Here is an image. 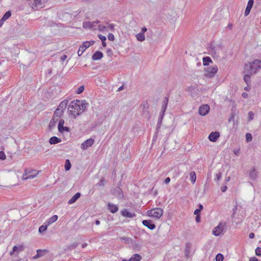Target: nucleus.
<instances>
[{
    "label": "nucleus",
    "instance_id": "24",
    "mask_svg": "<svg viewBox=\"0 0 261 261\" xmlns=\"http://www.w3.org/2000/svg\"><path fill=\"white\" fill-rule=\"evenodd\" d=\"M142 256L138 254H134L128 260V261H140Z\"/></svg>",
    "mask_w": 261,
    "mask_h": 261
},
{
    "label": "nucleus",
    "instance_id": "59",
    "mask_svg": "<svg viewBox=\"0 0 261 261\" xmlns=\"http://www.w3.org/2000/svg\"><path fill=\"white\" fill-rule=\"evenodd\" d=\"M227 189V187L226 186H224L221 188V190L222 192H224Z\"/></svg>",
    "mask_w": 261,
    "mask_h": 261
},
{
    "label": "nucleus",
    "instance_id": "58",
    "mask_svg": "<svg viewBox=\"0 0 261 261\" xmlns=\"http://www.w3.org/2000/svg\"><path fill=\"white\" fill-rule=\"evenodd\" d=\"M170 181V178L169 177L166 178L165 180H164V182L166 184H168V183H169Z\"/></svg>",
    "mask_w": 261,
    "mask_h": 261
},
{
    "label": "nucleus",
    "instance_id": "14",
    "mask_svg": "<svg viewBox=\"0 0 261 261\" xmlns=\"http://www.w3.org/2000/svg\"><path fill=\"white\" fill-rule=\"evenodd\" d=\"M76 101L80 103V111L81 110L82 112H85L88 106V103L86 102L85 100H80L79 99H76Z\"/></svg>",
    "mask_w": 261,
    "mask_h": 261
},
{
    "label": "nucleus",
    "instance_id": "50",
    "mask_svg": "<svg viewBox=\"0 0 261 261\" xmlns=\"http://www.w3.org/2000/svg\"><path fill=\"white\" fill-rule=\"evenodd\" d=\"M251 9V8L246 7L245 11V13H244L245 16H246L250 13Z\"/></svg>",
    "mask_w": 261,
    "mask_h": 261
},
{
    "label": "nucleus",
    "instance_id": "31",
    "mask_svg": "<svg viewBox=\"0 0 261 261\" xmlns=\"http://www.w3.org/2000/svg\"><path fill=\"white\" fill-rule=\"evenodd\" d=\"M244 81L246 83L248 86L251 83V77L250 75L249 74H246L244 76Z\"/></svg>",
    "mask_w": 261,
    "mask_h": 261
},
{
    "label": "nucleus",
    "instance_id": "7",
    "mask_svg": "<svg viewBox=\"0 0 261 261\" xmlns=\"http://www.w3.org/2000/svg\"><path fill=\"white\" fill-rule=\"evenodd\" d=\"M38 174L36 170L30 171L28 169L25 170V173L23 175V177L25 179H31L34 178Z\"/></svg>",
    "mask_w": 261,
    "mask_h": 261
},
{
    "label": "nucleus",
    "instance_id": "3",
    "mask_svg": "<svg viewBox=\"0 0 261 261\" xmlns=\"http://www.w3.org/2000/svg\"><path fill=\"white\" fill-rule=\"evenodd\" d=\"M217 71L218 67L216 65L207 67L205 68V71L206 72L204 76L206 77L212 78L214 77Z\"/></svg>",
    "mask_w": 261,
    "mask_h": 261
},
{
    "label": "nucleus",
    "instance_id": "62",
    "mask_svg": "<svg viewBox=\"0 0 261 261\" xmlns=\"http://www.w3.org/2000/svg\"><path fill=\"white\" fill-rule=\"evenodd\" d=\"M249 261H258V259L255 257H251L249 259Z\"/></svg>",
    "mask_w": 261,
    "mask_h": 261
},
{
    "label": "nucleus",
    "instance_id": "54",
    "mask_svg": "<svg viewBox=\"0 0 261 261\" xmlns=\"http://www.w3.org/2000/svg\"><path fill=\"white\" fill-rule=\"evenodd\" d=\"M108 28L111 31H114V24H110L109 25H108Z\"/></svg>",
    "mask_w": 261,
    "mask_h": 261
},
{
    "label": "nucleus",
    "instance_id": "23",
    "mask_svg": "<svg viewBox=\"0 0 261 261\" xmlns=\"http://www.w3.org/2000/svg\"><path fill=\"white\" fill-rule=\"evenodd\" d=\"M61 142V140L56 136L51 137L49 140V142L50 144H56Z\"/></svg>",
    "mask_w": 261,
    "mask_h": 261
},
{
    "label": "nucleus",
    "instance_id": "57",
    "mask_svg": "<svg viewBox=\"0 0 261 261\" xmlns=\"http://www.w3.org/2000/svg\"><path fill=\"white\" fill-rule=\"evenodd\" d=\"M210 49H211L212 51H214V53H215V51H216V50H215V46L214 45L211 44L210 45Z\"/></svg>",
    "mask_w": 261,
    "mask_h": 261
},
{
    "label": "nucleus",
    "instance_id": "46",
    "mask_svg": "<svg viewBox=\"0 0 261 261\" xmlns=\"http://www.w3.org/2000/svg\"><path fill=\"white\" fill-rule=\"evenodd\" d=\"M255 254L257 256H261V248L257 247L255 249Z\"/></svg>",
    "mask_w": 261,
    "mask_h": 261
},
{
    "label": "nucleus",
    "instance_id": "52",
    "mask_svg": "<svg viewBox=\"0 0 261 261\" xmlns=\"http://www.w3.org/2000/svg\"><path fill=\"white\" fill-rule=\"evenodd\" d=\"M221 177V172H219L216 174V178L215 179L216 180L218 181L220 179Z\"/></svg>",
    "mask_w": 261,
    "mask_h": 261
},
{
    "label": "nucleus",
    "instance_id": "1",
    "mask_svg": "<svg viewBox=\"0 0 261 261\" xmlns=\"http://www.w3.org/2000/svg\"><path fill=\"white\" fill-rule=\"evenodd\" d=\"M147 213L149 217H153L156 219H159L163 215V210L161 208L157 207L148 211Z\"/></svg>",
    "mask_w": 261,
    "mask_h": 261
},
{
    "label": "nucleus",
    "instance_id": "60",
    "mask_svg": "<svg viewBox=\"0 0 261 261\" xmlns=\"http://www.w3.org/2000/svg\"><path fill=\"white\" fill-rule=\"evenodd\" d=\"M239 152H240V149H234L233 150V153L234 154H235L236 155H238L239 154Z\"/></svg>",
    "mask_w": 261,
    "mask_h": 261
},
{
    "label": "nucleus",
    "instance_id": "27",
    "mask_svg": "<svg viewBox=\"0 0 261 261\" xmlns=\"http://www.w3.org/2000/svg\"><path fill=\"white\" fill-rule=\"evenodd\" d=\"M58 217L57 215H55L49 218L47 220L48 225L51 224L54 222H56L58 220Z\"/></svg>",
    "mask_w": 261,
    "mask_h": 261
},
{
    "label": "nucleus",
    "instance_id": "48",
    "mask_svg": "<svg viewBox=\"0 0 261 261\" xmlns=\"http://www.w3.org/2000/svg\"><path fill=\"white\" fill-rule=\"evenodd\" d=\"M253 4H254V0H249L248 2L247 7L252 8V6L253 5Z\"/></svg>",
    "mask_w": 261,
    "mask_h": 261
},
{
    "label": "nucleus",
    "instance_id": "35",
    "mask_svg": "<svg viewBox=\"0 0 261 261\" xmlns=\"http://www.w3.org/2000/svg\"><path fill=\"white\" fill-rule=\"evenodd\" d=\"M44 251L41 249H38L37 250V254L34 257V258H38L44 255Z\"/></svg>",
    "mask_w": 261,
    "mask_h": 261
},
{
    "label": "nucleus",
    "instance_id": "21",
    "mask_svg": "<svg viewBox=\"0 0 261 261\" xmlns=\"http://www.w3.org/2000/svg\"><path fill=\"white\" fill-rule=\"evenodd\" d=\"M58 118H57L53 116L48 125V127L50 130L52 129L55 126L56 123L58 122Z\"/></svg>",
    "mask_w": 261,
    "mask_h": 261
},
{
    "label": "nucleus",
    "instance_id": "6",
    "mask_svg": "<svg viewBox=\"0 0 261 261\" xmlns=\"http://www.w3.org/2000/svg\"><path fill=\"white\" fill-rule=\"evenodd\" d=\"M94 43V41H86L80 47L77 54L79 56H81L86 48L89 47Z\"/></svg>",
    "mask_w": 261,
    "mask_h": 261
},
{
    "label": "nucleus",
    "instance_id": "32",
    "mask_svg": "<svg viewBox=\"0 0 261 261\" xmlns=\"http://www.w3.org/2000/svg\"><path fill=\"white\" fill-rule=\"evenodd\" d=\"M190 180L192 184H194L196 179V175L195 171L190 173Z\"/></svg>",
    "mask_w": 261,
    "mask_h": 261
},
{
    "label": "nucleus",
    "instance_id": "16",
    "mask_svg": "<svg viewBox=\"0 0 261 261\" xmlns=\"http://www.w3.org/2000/svg\"><path fill=\"white\" fill-rule=\"evenodd\" d=\"M108 209L113 214L116 213L118 211V206L111 203H108Z\"/></svg>",
    "mask_w": 261,
    "mask_h": 261
},
{
    "label": "nucleus",
    "instance_id": "51",
    "mask_svg": "<svg viewBox=\"0 0 261 261\" xmlns=\"http://www.w3.org/2000/svg\"><path fill=\"white\" fill-rule=\"evenodd\" d=\"M98 37L99 39L101 40L102 42L106 41V37L101 34H99L98 35Z\"/></svg>",
    "mask_w": 261,
    "mask_h": 261
},
{
    "label": "nucleus",
    "instance_id": "15",
    "mask_svg": "<svg viewBox=\"0 0 261 261\" xmlns=\"http://www.w3.org/2000/svg\"><path fill=\"white\" fill-rule=\"evenodd\" d=\"M103 56V55L102 52L100 51H96L93 54L92 59L93 61L99 60L102 59Z\"/></svg>",
    "mask_w": 261,
    "mask_h": 261
},
{
    "label": "nucleus",
    "instance_id": "55",
    "mask_svg": "<svg viewBox=\"0 0 261 261\" xmlns=\"http://www.w3.org/2000/svg\"><path fill=\"white\" fill-rule=\"evenodd\" d=\"M201 211L200 210L196 209L194 212V215L196 216H199L200 214Z\"/></svg>",
    "mask_w": 261,
    "mask_h": 261
},
{
    "label": "nucleus",
    "instance_id": "17",
    "mask_svg": "<svg viewBox=\"0 0 261 261\" xmlns=\"http://www.w3.org/2000/svg\"><path fill=\"white\" fill-rule=\"evenodd\" d=\"M68 103V100L65 99L63 101H62L57 108L59 110L63 111V112L64 113V111L65 109L66 108L67 105Z\"/></svg>",
    "mask_w": 261,
    "mask_h": 261
},
{
    "label": "nucleus",
    "instance_id": "18",
    "mask_svg": "<svg viewBox=\"0 0 261 261\" xmlns=\"http://www.w3.org/2000/svg\"><path fill=\"white\" fill-rule=\"evenodd\" d=\"M164 114H165V113L162 112H160V116H159V117L158 118V123H157V124H156V129L157 130V132L158 131L159 129L161 127V123L162 122L163 119V117H164Z\"/></svg>",
    "mask_w": 261,
    "mask_h": 261
},
{
    "label": "nucleus",
    "instance_id": "22",
    "mask_svg": "<svg viewBox=\"0 0 261 261\" xmlns=\"http://www.w3.org/2000/svg\"><path fill=\"white\" fill-rule=\"evenodd\" d=\"M95 22L86 21L83 22V27L85 29H91L95 26Z\"/></svg>",
    "mask_w": 261,
    "mask_h": 261
},
{
    "label": "nucleus",
    "instance_id": "20",
    "mask_svg": "<svg viewBox=\"0 0 261 261\" xmlns=\"http://www.w3.org/2000/svg\"><path fill=\"white\" fill-rule=\"evenodd\" d=\"M81 194L80 193L77 192L72 198L68 201V203L71 204L74 203L81 196Z\"/></svg>",
    "mask_w": 261,
    "mask_h": 261
},
{
    "label": "nucleus",
    "instance_id": "61",
    "mask_svg": "<svg viewBox=\"0 0 261 261\" xmlns=\"http://www.w3.org/2000/svg\"><path fill=\"white\" fill-rule=\"evenodd\" d=\"M66 58H67V56L65 55L62 56L60 58L61 61H64V60H65L66 59Z\"/></svg>",
    "mask_w": 261,
    "mask_h": 261
},
{
    "label": "nucleus",
    "instance_id": "39",
    "mask_svg": "<svg viewBox=\"0 0 261 261\" xmlns=\"http://www.w3.org/2000/svg\"><path fill=\"white\" fill-rule=\"evenodd\" d=\"M58 130L61 133H63L64 132H70V128L68 127L63 126L61 127V129H58Z\"/></svg>",
    "mask_w": 261,
    "mask_h": 261
},
{
    "label": "nucleus",
    "instance_id": "8",
    "mask_svg": "<svg viewBox=\"0 0 261 261\" xmlns=\"http://www.w3.org/2000/svg\"><path fill=\"white\" fill-rule=\"evenodd\" d=\"M210 109L208 105H203L199 107L198 113L201 116H205L209 112Z\"/></svg>",
    "mask_w": 261,
    "mask_h": 261
},
{
    "label": "nucleus",
    "instance_id": "38",
    "mask_svg": "<svg viewBox=\"0 0 261 261\" xmlns=\"http://www.w3.org/2000/svg\"><path fill=\"white\" fill-rule=\"evenodd\" d=\"M79 245L78 243H74L67 246V248L69 250H72L75 248Z\"/></svg>",
    "mask_w": 261,
    "mask_h": 261
},
{
    "label": "nucleus",
    "instance_id": "42",
    "mask_svg": "<svg viewBox=\"0 0 261 261\" xmlns=\"http://www.w3.org/2000/svg\"><path fill=\"white\" fill-rule=\"evenodd\" d=\"M254 113L252 111H250L248 113V120L250 121L253 119L254 118Z\"/></svg>",
    "mask_w": 261,
    "mask_h": 261
},
{
    "label": "nucleus",
    "instance_id": "25",
    "mask_svg": "<svg viewBox=\"0 0 261 261\" xmlns=\"http://www.w3.org/2000/svg\"><path fill=\"white\" fill-rule=\"evenodd\" d=\"M63 111H61V110H59V109H58V108L56 110L54 115H53V116L57 118H58L59 119L60 118H61L63 115Z\"/></svg>",
    "mask_w": 261,
    "mask_h": 261
},
{
    "label": "nucleus",
    "instance_id": "13",
    "mask_svg": "<svg viewBox=\"0 0 261 261\" xmlns=\"http://www.w3.org/2000/svg\"><path fill=\"white\" fill-rule=\"evenodd\" d=\"M75 103H77L76 101V100H73L72 101L70 104L68 106V109H74V104ZM69 111V114L70 115H73V117H74V118H75L76 116H79L80 115L81 113H77L76 114H74V111L72 110H70Z\"/></svg>",
    "mask_w": 261,
    "mask_h": 261
},
{
    "label": "nucleus",
    "instance_id": "41",
    "mask_svg": "<svg viewBox=\"0 0 261 261\" xmlns=\"http://www.w3.org/2000/svg\"><path fill=\"white\" fill-rule=\"evenodd\" d=\"M252 139V135L249 133H247L246 134V140L247 142H250Z\"/></svg>",
    "mask_w": 261,
    "mask_h": 261
},
{
    "label": "nucleus",
    "instance_id": "40",
    "mask_svg": "<svg viewBox=\"0 0 261 261\" xmlns=\"http://www.w3.org/2000/svg\"><path fill=\"white\" fill-rule=\"evenodd\" d=\"M11 15V12L10 11L6 12L2 17L6 20L8 19Z\"/></svg>",
    "mask_w": 261,
    "mask_h": 261
},
{
    "label": "nucleus",
    "instance_id": "43",
    "mask_svg": "<svg viewBox=\"0 0 261 261\" xmlns=\"http://www.w3.org/2000/svg\"><path fill=\"white\" fill-rule=\"evenodd\" d=\"M84 86H81L77 90H76V93L77 94H81L84 90Z\"/></svg>",
    "mask_w": 261,
    "mask_h": 261
},
{
    "label": "nucleus",
    "instance_id": "10",
    "mask_svg": "<svg viewBox=\"0 0 261 261\" xmlns=\"http://www.w3.org/2000/svg\"><path fill=\"white\" fill-rule=\"evenodd\" d=\"M142 224L150 230H153L155 228V225L150 220H144L142 221Z\"/></svg>",
    "mask_w": 261,
    "mask_h": 261
},
{
    "label": "nucleus",
    "instance_id": "19",
    "mask_svg": "<svg viewBox=\"0 0 261 261\" xmlns=\"http://www.w3.org/2000/svg\"><path fill=\"white\" fill-rule=\"evenodd\" d=\"M168 101H169V98L168 96H166L164 98V99L163 101V103H162V110H161V112H164V113L165 112L166 110L167 109V105H168Z\"/></svg>",
    "mask_w": 261,
    "mask_h": 261
},
{
    "label": "nucleus",
    "instance_id": "45",
    "mask_svg": "<svg viewBox=\"0 0 261 261\" xmlns=\"http://www.w3.org/2000/svg\"><path fill=\"white\" fill-rule=\"evenodd\" d=\"M64 120L63 119H60L59 121V123H58V129L61 128V127H63L64 126Z\"/></svg>",
    "mask_w": 261,
    "mask_h": 261
},
{
    "label": "nucleus",
    "instance_id": "2",
    "mask_svg": "<svg viewBox=\"0 0 261 261\" xmlns=\"http://www.w3.org/2000/svg\"><path fill=\"white\" fill-rule=\"evenodd\" d=\"M140 108L142 110V115L147 119H150V115L149 111V106L147 101H142L140 105Z\"/></svg>",
    "mask_w": 261,
    "mask_h": 261
},
{
    "label": "nucleus",
    "instance_id": "28",
    "mask_svg": "<svg viewBox=\"0 0 261 261\" xmlns=\"http://www.w3.org/2000/svg\"><path fill=\"white\" fill-rule=\"evenodd\" d=\"M249 177L253 180H255L257 177V172L255 169L253 168L249 173Z\"/></svg>",
    "mask_w": 261,
    "mask_h": 261
},
{
    "label": "nucleus",
    "instance_id": "5",
    "mask_svg": "<svg viewBox=\"0 0 261 261\" xmlns=\"http://www.w3.org/2000/svg\"><path fill=\"white\" fill-rule=\"evenodd\" d=\"M225 223H223L222 222L220 223L219 225L215 227L213 231V234L215 236H219L221 234L223 233L224 231Z\"/></svg>",
    "mask_w": 261,
    "mask_h": 261
},
{
    "label": "nucleus",
    "instance_id": "30",
    "mask_svg": "<svg viewBox=\"0 0 261 261\" xmlns=\"http://www.w3.org/2000/svg\"><path fill=\"white\" fill-rule=\"evenodd\" d=\"M106 182V180H105V177H103L101 178L100 180L96 184V186L99 187H103Z\"/></svg>",
    "mask_w": 261,
    "mask_h": 261
},
{
    "label": "nucleus",
    "instance_id": "36",
    "mask_svg": "<svg viewBox=\"0 0 261 261\" xmlns=\"http://www.w3.org/2000/svg\"><path fill=\"white\" fill-rule=\"evenodd\" d=\"M216 261H223L224 260V256L221 253H218L217 254L216 257Z\"/></svg>",
    "mask_w": 261,
    "mask_h": 261
},
{
    "label": "nucleus",
    "instance_id": "26",
    "mask_svg": "<svg viewBox=\"0 0 261 261\" xmlns=\"http://www.w3.org/2000/svg\"><path fill=\"white\" fill-rule=\"evenodd\" d=\"M212 62V60L209 57H205L203 58V65L204 66H207Z\"/></svg>",
    "mask_w": 261,
    "mask_h": 261
},
{
    "label": "nucleus",
    "instance_id": "49",
    "mask_svg": "<svg viewBox=\"0 0 261 261\" xmlns=\"http://www.w3.org/2000/svg\"><path fill=\"white\" fill-rule=\"evenodd\" d=\"M108 39L110 41H114L115 39V37L113 34L109 33L108 36Z\"/></svg>",
    "mask_w": 261,
    "mask_h": 261
},
{
    "label": "nucleus",
    "instance_id": "53",
    "mask_svg": "<svg viewBox=\"0 0 261 261\" xmlns=\"http://www.w3.org/2000/svg\"><path fill=\"white\" fill-rule=\"evenodd\" d=\"M74 110L76 111H80V103L77 102V103L74 104Z\"/></svg>",
    "mask_w": 261,
    "mask_h": 261
},
{
    "label": "nucleus",
    "instance_id": "37",
    "mask_svg": "<svg viewBox=\"0 0 261 261\" xmlns=\"http://www.w3.org/2000/svg\"><path fill=\"white\" fill-rule=\"evenodd\" d=\"M48 225L43 224V225H41V226H40L39 228V232L40 233H42V232H44L47 229Z\"/></svg>",
    "mask_w": 261,
    "mask_h": 261
},
{
    "label": "nucleus",
    "instance_id": "47",
    "mask_svg": "<svg viewBox=\"0 0 261 261\" xmlns=\"http://www.w3.org/2000/svg\"><path fill=\"white\" fill-rule=\"evenodd\" d=\"M0 159L4 160L6 159V154L3 151H0Z\"/></svg>",
    "mask_w": 261,
    "mask_h": 261
},
{
    "label": "nucleus",
    "instance_id": "33",
    "mask_svg": "<svg viewBox=\"0 0 261 261\" xmlns=\"http://www.w3.org/2000/svg\"><path fill=\"white\" fill-rule=\"evenodd\" d=\"M136 38L137 40L139 41H143L145 40V35L143 33H139L137 34L136 35Z\"/></svg>",
    "mask_w": 261,
    "mask_h": 261
},
{
    "label": "nucleus",
    "instance_id": "4",
    "mask_svg": "<svg viewBox=\"0 0 261 261\" xmlns=\"http://www.w3.org/2000/svg\"><path fill=\"white\" fill-rule=\"evenodd\" d=\"M249 72L250 73H256L258 69L261 68V61L259 60H254L250 65Z\"/></svg>",
    "mask_w": 261,
    "mask_h": 261
},
{
    "label": "nucleus",
    "instance_id": "56",
    "mask_svg": "<svg viewBox=\"0 0 261 261\" xmlns=\"http://www.w3.org/2000/svg\"><path fill=\"white\" fill-rule=\"evenodd\" d=\"M17 248L19 251H22L24 250V247L22 245L17 246Z\"/></svg>",
    "mask_w": 261,
    "mask_h": 261
},
{
    "label": "nucleus",
    "instance_id": "44",
    "mask_svg": "<svg viewBox=\"0 0 261 261\" xmlns=\"http://www.w3.org/2000/svg\"><path fill=\"white\" fill-rule=\"evenodd\" d=\"M132 243L133 244V248L134 249L136 250V249L140 248L139 244L138 243H137V242L133 241Z\"/></svg>",
    "mask_w": 261,
    "mask_h": 261
},
{
    "label": "nucleus",
    "instance_id": "34",
    "mask_svg": "<svg viewBox=\"0 0 261 261\" xmlns=\"http://www.w3.org/2000/svg\"><path fill=\"white\" fill-rule=\"evenodd\" d=\"M71 167V164L70 163L69 160H68V159L66 160L65 163V170L66 171H69Z\"/></svg>",
    "mask_w": 261,
    "mask_h": 261
},
{
    "label": "nucleus",
    "instance_id": "11",
    "mask_svg": "<svg viewBox=\"0 0 261 261\" xmlns=\"http://www.w3.org/2000/svg\"><path fill=\"white\" fill-rule=\"evenodd\" d=\"M220 136V134L218 132H213L210 133L208 136V139L213 142H216Z\"/></svg>",
    "mask_w": 261,
    "mask_h": 261
},
{
    "label": "nucleus",
    "instance_id": "64",
    "mask_svg": "<svg viewBox=\"0 0 261 261\" xmlns=\"http://www.w3.org/2000/svg\"><path fill=\"white\" fill-rule=\"evenodd\" d=\"M200 221V216H196V221L197 222H199Z\"/></svg>",
    "mask_w": 261,
    "mask_h": 261
},
{
    "label": "nucleus",
    "instance_id": "29",
    "mask_svg": "<svg viewBox=\"0 0 261 261\" xmlns=\"http://www.w3.org/2000/svg\"><path fill=\"white\" fill-rule=\"evenodd\" d=\"M120 240L124 243H129L133 242V240L127 237H122L120 238Z\"/></svg>",
    "mask_w": 261,
    "mask_h": 261
},
{
    "label": "nucleus",
    "instance_id": "9",
    "mask_svg": "<svg viewBox=\"0 0 261 261\" xmlns=\"http://www.w3.org/2000/svg\"><path fill=\"white\" fill-rule=\"evenodd\" d=\"M94 142V139L90 138L85 141L81 145V148L83 150H86L88 147L91 146Z\"/></svg>",
    "mask_w": 261,
    "mask_h": 261
},
{
    "label": "nucleus",
    "instance_id": "63",
    "mask_svg": "<svg viewBox=\"0 0 261 261\" xmlns=\"http://www.w3.org/2000/svg\"><path fill=\"white\" fill-rule=\"evenodd\" d=\"M254 237V234L253 232H251L249 234V238L250 239H253Z\"/></svg>",
    "mask_w": 261,
    "mask_h": 261
},
{
    "label": "nucleus",
    "instance_id": "12",
    "mask_svg": "<svg viewBox=\"0 0 261 261\" xmlns=\"http://www.w3.org/2000/svg\"><path fill=\"white\" fill-rule=\"evenodd\" d=\"M121 214L122 216L129 218H132L136 216L135 213H131L129 212L126 208H124L121 211Z\"/></svg>",
    "mask_w": 261,
    "mask_h": 261
}]
</instances>
